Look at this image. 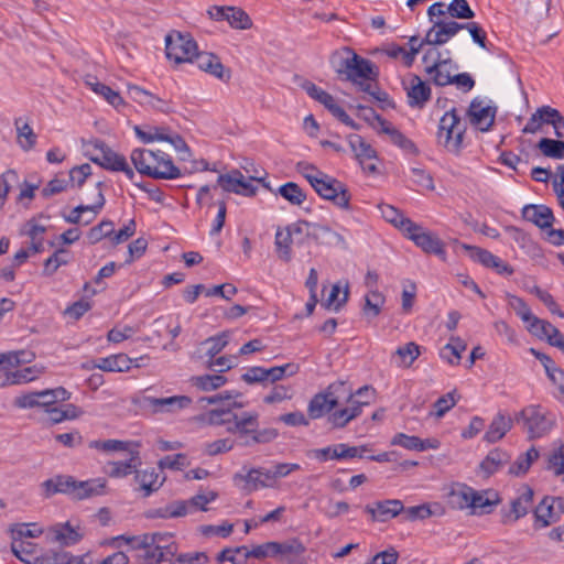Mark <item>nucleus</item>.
<instances>
[{"instance_id":"nucleus-1","label":"nucleus","mask_w":564,"mask_h":564,"mask_svg":"<svg viewBox=\"0 0 564 564\" xmlns=\"http://www.w3.org/2000/svg\"><path fill=\"white\" fill-rule=\"evenodd\" d=\"M240 395L239 392L223 391L212 397L200 398V402L216 405L202 416V421L213 426H226V431L231 434L251 435L254 443H268L274 440L278 435L274 429L258 430V412H236L245 406L242 402L237 401Z\"/></svg>"},{"instance_id":"nucleus-2","label":"nucleus","mask_w":564,"mask_h":564,"mask_svg":"<svg viewBox=\"0 0 564 564\" xmlns=\"http://www.w3.org/2000/svg\"><path fill=\"white\" fill-rule=\"evenodd\" d=\"M124 540L128 544L127 552L118 551L105 557L99 564H128L131 558H142L147 564H161L163 562L178 564H193L194 562H209L210 558L204 552H192L176 555L177 547L171 543L166 546L159 544L160 534H143L139 536H117L113 542Z\"/></svg>"},{"instance_id":"nucleus-3","label":"nucleus","mask_w":564,"mask_h":564,"mask_svg":"<svg viewBox=\"0 0 564 564\" xmlns=\"http://www.w3.org/2000/svg\"><path fill=\"white\" fill-rule=\"evenodd\" d=\"M329 64L340 79L354 83L378 101L388 100L387 93L377 86L378 69L375 64L356 54L352 48L344 46L334 51L329 56Z\"/></svg>"},{"instance_id":"nucleus-4","label":"nucleus","mask_w":564,"mask_h":564,"mask_svg":"<svg viewBox=\"0 0 564 564\" xmlns=\"http://www.w3.org/2000/svg\"><path fill=\"white\" fill-rule=\"evenodd\" d=\"M130 160L140 174L155 180H175L181 176V170L162 150L134 149Z\"/></svg>"},{"instance_id":"nucleus-5","label":"nucleus","mask_w":564,"mask_h":564,"mask_svg":"<svg viewBox=\"0 0 564 564\" xmlns=\"http://www.w3.org/2000/svg\"><path fill=\"white\" fill-rule=\"evenodd\" d=\"M514 422L532 440L544 436L553 429L555 415L539 404H531L516 414Z\"/></svg>"},{"instance_id":"nucleus-6","label":"nucleus","mask_w":564,"mask_h":564,"mask_svg":"<svg viewBox=\"0 0 564 564\" xmlns=\"http://www.w3.org/2000/svg\"><path fill=\"white\" fill-rule=\"evenodd\" d=\"M466 126L456 109L446 111L440 120L437 140L448 152L459 154L463 148Z\"/></svg>"},{"instance_id":"nucleus-7","label":"nucleus","mask_w":564,"mask_h":564,"mask_svg":"<svg viewBox=\"0 0 564 564\" xmlns=\"http://www.w3.org/2000/svg\"><path fill=\"white\" fill-rule=\"evenodd\" d=\"M94 148V153L89 154L91 162L112 172H123L129 180L134 178V171L129 166L126 158L112 151L105 142L95 140L88 143Z\"/></svg>"},{"instance_id":"nucleus-8","label":"nucleus","mask_w":564,"mask_h":564,"mask_svg":"<svg viewBox=\"0 0 564 564\" xmlns=\"http://www.w3.org/2000/svg\"><path fill=\"white\" fill-rule=\"evenodd\" d=\"M197 53V44L189 33L173 30L165 36V54L170 61L193 62Z\"/></svg>"},{"instance_id":"nucleus-9","label":"nucleus","mask_w":564,"mask_h":564,"mask_svg":"<svg viewBox=\"0 0 564 564\" xmlns=\"http://www.w3.org/2000/svg\"><path fill=\"white\" fill-rule=\"evenodd\" d=\"M302 220L290 224L284 228L279 227L274 237V247L280 260L289 263L292 258V245L301 246L305 242V231Z\"/></svg>"},{"instance_id":"nucleus-10","label":"nucleus","mask_w":564,"mask_h":564,"mask_svg":"<svg viewBox=\"0 0 564 564\" xmlns=\"http://www.w3.org/2000/svg\"><path fill=\"white\" fill-rule=\"evenodd\" d=\"M106 486L104 479L77 481L72 476H57L58 494H66L74 499H85L101 495Z\"/></svg>"},{"instance_id":"nucleus-11","label":"nucleus","mask_w":564,"mask_h":564,"mask_svg":"<svg viewBox=\"0 0 564 564\" xmlns=\"http://www.w3.org/2000/svg\"><path fill=\"white\" fill-rule=\"evenodd\" d=\"M346 394L345 383L334 382L327 387L324 392L317 393L310 401L307 412L311 419H319L330 412L340 402L341 397Z\"/></svg>"},{"instance_id":"nucleus-12","label":"nucleus","mask_w":564,"mask_h":564,"mask_svg":"<svg viewBox=\"0 0 564 564\" xmlns=\"http://www.w3.org/2000/svg\"><path fill=\"white\" fill-rule=\"evenodd\" d=\"M406 226L404 235L426 253H433L442 260L446 259L444 242L433 232L424 229L412 220L404 223Z\"/></svg>"},{"instance_id":"nucleus-13","label":"nucleus","mask_w":564,"mask_h":564,"mask_svg":"<svg viewBox=\"0 0 564 564\" xmlns=\"http://www.w3.org/2000/svg\"><path fill=\"white\" fill-rule=\"evenodd\" d=\"M312 187L322 198L333 202L337 207L349 208L351 196L346 185L340 181L324 173L322 177L315 180Z\"/></svg>"},{"instance_id":"nucleus-14","label":"nucleus","mask_w":564,"mask_h":564,"mask_svg":"<svg viewBox=\"0 0 564 564\" xmlns=\"http://www.w3.org/2000/svg\"><path fill=\"white\" fill-rule=\"evenodd\" d=\"M232 480L237 487L247 494L272 487L269 469L264 468H248L243 466L239 473L234 475Z\"/></svg>"},{"instance_id":"nucleus-15","label":"nucleus","mask_w":564,"mask_h":564,"mask_svg":"<svg viewBox=\"0 0 564 564\" xmlns=\"http://www.w3.org/2000/svg\"><path fill=\"white\" fill-rule=\"evenodd\" d=\"M422 62L425 64L426 74L431 76L436 86L449 85V83L438 82V78L440 76H453L452 70L457 69V65L449 57L442 58V53L436 48H429L424 53Z\"/></svg>"},{"instance_id":"nucleus-16","label":"nucleus","mask_w":564,"mask_h":564,"mask_svg":"<svg viewBox=\"0 0 564 564\" xmlns=\"http://www.w3.org/2000/svg\"><path fill=\"white\" fill-rule=\"evenodd\" d=\"M303 88L311 98L322 104L340 122L355 130L359 129V126L346 113V111L339 105H337L335 98L326 90L319 88L313 83L304 84Z\"/></svg>"},{"instance_id":"nucleus-17","label":"nucleus","mask_w":564,"mask_h":564,"mask_svg":"<svg viewBox=\"0 0 564 564\" xmlns=\"http://www.w3.org/2000/svg\"><path fill=\"white\" fill-rule=\"evenodd\" d=\"M83 536L79 525H73L70 521L58 522L46 528L45 542L65 547L75 545Z\"/></svg>"},{"instance_id":"nucleus-18","label":"nucleus","mask_w":564,"mask_h":564,"mask_svg":"<svg viewBox=\"0 0 564 564\" xmlns=\"http://www.w3.org/2000/svg\"><path fill=\"white\" fill-rule=\"evenodd\" d=\"M497 108L479 98L471 100L467 116L473 127L481 132L489 131L495 123Z\"/></svg>"},{"instance_id":"nucleus-19","label":"nucleus","mask_w":564,"mask_h":564,"mask_svg":"<svg viewBox=\"0 0 564 564\" xmlns=\"http://www.w3.org/2000/svg\"><path fill=\"white\" fill-rule=\"evenodd\" d=\"M303 229L305 231V239L312 238L316 242L328 246H340L343 248H347V242L345 238L334 231L327 225L318 224V223H310L307 220H302Z\"/></svg>"},{"instance_id":"nucleus-20","label":"nucleus","mask_w":564,"mask_h":564,"mask_svg":"<svg viewBox=\"0 0 564 564\" xmlns=\"http://www.w3.org/2000/svg\"><path fill=\"white\" fill-rule=\"evenodd\" d=\"M465 25L456 21L436 19L425 35L429 45H442L455 36Z\"/></svg>"},{"instance_id":"nucleus-21","label":"nucleus","mask_w":564,"mask_h":564,"mask_svg":"<svg viewBox=\"0 0 564 564\" xmlns=\"http://www.w3.org/2000/svg\"><path fill=\"white\" fill-rule=\"evenodd\" d=\"M144 402L154 413H175L192 404V399L186 395H173L167 398L145 397Z\"/></svg>"},{"instance_id":"nucleus-22","label":"nucleus","mask_w":564,"mask_h":564,"mask_svg":"<svg viewBox=\"0 0 564 564\" xmlns=\"http://www.w3.org/2000/svg\"><path fill=\"white\" fill-rule=\"evenodd\" d=\"M346 401L350 403V406L337 410L333 412L328 421L335 426V427H344L346 426L351 420L356 419L361 413V408L364 405H368L370 401L365 400H355L354 395L350 391L346 392Z\"/></svg>"},{"instance_id":"nucleus-23","label":"nucleus","mask_w":564,"mask_h":564,"mask_svg":"<svg viewBox=\"0 0 564 564\" xmlns=\"http://www.w3.org/2000/svg\"><path fill=\"white\" fill-rule=\"evenodd\" d=\"M408 102L411 107L422 108L431 98V87L417 75H410L404 82Z\"/></svg>"},{"instance_id":"nucleus-24","label":"nucleus","mask_w":564,"mask_h":564,"mask_svg":"<svg viewBox=\"0 0 564 564\" xmlns=\"http://www.w3.org/2000/svg\"><path fill=\"white\" fill-rule=\"evenodd\" d=\"M403 510L404 506L402 501L398 499L376 501L372 505H367L365 507V511L371 516L372 520H378L381 522L397 517Z\"/></svg>"},{"instance_id":"nucleus-25","label":"nucleus","mask_w":564,"mask_h":564,"mask_svg":"<svg viewBox=\"0 0 564 564\" xmlns=\"http://www.w3.org/2000/svg\"><path fill=\"white\" fill-rule=\"evenodd\" d=\"M521 214L525 220L546 231L551 229L555 219L552 209L545 205H525Z\"/></svg>"},{"instance_id":"nucleus-26","label":"nucleus","mask_w":564,"mask_h":564,"mask_svg":"<svg viewBox=\"0 0 564 564\" xmlns=\"http://www.w3.org/2000/svg\"><path fill=\"white\" fill-rule=\"evenodd\" d=\"M533 495L534 492L532 488L529 486H522L518 490V496L511 500L510 511L505 514V522H508L510 519L512 522H516L520 518L524 517L532 505Z\"/></svg>"},{"instance_id":"nucleus-27","label":"nucleus","mask_w":564,"mask_h":564,"mask_svg":"<svg viewBox=\"0 0 564 564\" xmlns=\"http://www.w3.org/2000/svg\"><path fill=\"white\" fill-rule=\"evenodd\" d=\"M194 61L199 69L216 78L223 82L230 79V70L225 68L218 56L212 53H197Z\"/></svg>"},{"instance_id":"nucleus-28","label":"nucleus","mask_w":564,"mask_h":564,"mask_svg":"<svg viewBox=\"0 0 564 564\" xmlns=\"http://www.w3.org/2000/svg\"><path fill=\"white\" fill-rule=\"evenodd\" d=\"M499 503V496L496 491H477L473 488L470 499V513L471 514H487L492 511V508Z\"/></svg>"},{"instance_id":"nucleus-29","label":"nucleus","mask_w":564,"mask_h":564,"mask_svg":"<svg viewBox=\"0 0 564 564\" xmlns=\"http://www.w3.org/2000/svg\"><path fill=\"white\" fill-rule=\"evenodd\" d=\"M132 367V359L126 354L111 355L91 361L89 368H97L102 371L124 372Z\"/></svg>"},{"instance_id":"nucleus-30","label":"nucleus","mask_w":564,"mask_h":564,"mask_svg":"<svg viewBox=\"0 0 564 564\" xmlns=\"http://www.w3.org/2000/svg\"><path fill=\"white\" fill-rule=\"evenodd\" d=\"M101 182L97 183V199L91 205H79L75 207L68 216H65L64 219L69 224H79L82 221V215L86 212L93 213V216L84 221V225H88L95 216L99 213V210L105 205V197L101 192Z\"/></svg>"},{"instance_id":"nucleus-31","label":"nucleus","mask_w":564,"mask_h":564,"mask_svg":"<svg viewBox=\"0 0 564 564\" xmlns=\"http://www.w3.org/2000/svg\"><path fill=\"white\" fill-rule=\"evenodd\" d=\"M557 505V498L544 497L534 509V528L543 529L557 521L558 517L554 512V505Z\"/></svg>"},{"instance_id":"nucleus-32","label":"nucleus","mask_w":564,"mask_h":564,"mask_svg":"<svg viewBox=\"0 0 564 564\" xmlns=\"http://www.w3.org/2000/svg\"><path fill=\"white\" fill-rule=\"evenodd\" d=\"M141 465L139 452H130L129 459L110 462L108 464V475L112 478L126 477L134 471Z\"/></svg>"},{"instance_id":"nucleus-33","label":"nucleus","mask_w":564,"mask_h":564,"mask_svg":"<svg viewBox=\"0 0 564 564\" xmlns=\"http://www.w3.org/2000/svg\"><path fill=\"white\" fill-rule=\"evenodd\" d=\"M72 393L64 387L41 390L39 391L40 408L46 412L57 403L68 401Z\"/></svg>"},{"instance_id":"nucleus-34","label":"nucleus","mask_w":564,"mask_h":564,"mask_svg":"<svg viewBox=\"0 0 564 564\" xmlns=\"http://www.w3.org/2000/svg\"><path fill=\"white\" fill-rule=\"evenodd\" d=\"M513 421L514 420L506 416L503 413H498L490 423L489 429L485 434V440L489 443H495L501 440L512 427Z\"/></svg>"},{"instance_id":"nucleus-35","label":"nucleus","mask_w":564,"mask_h":564,"mask_svg":"<svg viewBox=\"0 0 564 564\" xmlns=\"http://www.w3.org/2000/svg\"><path fill=\"white\" fill-rule=\"evenodd\" d=\"M11 550L23 564H33V561L39 560V547L30 541L12 540Z\"/></svg>"},{"instance_id":"nucleus-36","label":"nucleus","mask_w":564,"mask_h":564,"mask_svg":"<svg viewBox=\"0 0 564 564\" xmlns=\"http://www.w3.org/2000/svg\"><path fill=\"white\" fill-rule=\"evenodd\" d=\"M134 479L139 484L140 489L144 491V496L148 497L152 492L156 491L163 484L164 478L159 480L160 475L154 468L134 471Z\"/></svg>"},{"instance_id":"nucleus-37","label":"nucleus","mask_w":564,"mask_h":564,"mask_svg":"<svg viewBox=\"0 0 564 564\" xmlns=\"http://www.w3.org/2000/svg\"><path fill=\"white\" fill-rule=\"evenodd\" d=\"M348 143L359 163L377 159L376 150L368 142H366L365 139L359 134H349Z\"/></svg>"},{"instance_id":"nucleus-38","label":"nucleus","mask_w":564,"mask_h":564,"mask_svg":"<svg viewBox=\"0 0 564 564\" xmlns=\"http://www.w3.org/2000/svg\"><path fill=\"white\" fill-rule=\"evenodd\" d=\"M473 488L465 484H457L448 494V503L455 509H469Z\"/></svg>"},{"instance_id":"nucleus-39","label":"nucleus","mask_w":564,"mask_h":564,"mask_svg":"<svg viewBox=\"0 0 564 564\" xmlns=\"http://www.w3.org/2000/svg\"><path fill=\"white\" fill-rule=\"evenodd\" d=\"M508 462L509 455L506 452L496 448L490 451L480 463V469L486 477H489L503 467Z\"/></svg>"},{"instance_id":"nucleus-40","label":"nucleus","mask_w":564,"mask_h":564,"mask_svg":"<svg viewBox=\"0 0 564 564\" xmlns=\"http://www.w3.org/2000/svg\"><path fill=\"white\" fill-rule=\"evenodd\" d=\"M46 528L40 527L37 523H15L11 525L10 533L12 540L26 541V539H35L41 535L45 536Z\"/></svg>"},{"instance_id":"nucleus-41","label":"nucleus","mask_w":564,"mask_h":564,"mask_svg":"<svg viewBox=\"0 0 564 564\" xmlns=\"http://www.w3.org/2000/svg\"><path fill=\"white\" fill-rule=\"evenodd\" d=\"M275 556L279 561H292L293 557L301 555L305 547L297 539H290L284 542H274Z\"/></svg>"},{"instance_id":"nucleus-42","label":"nucleus","mask_w":564,"mask_h":564,"mask_svg":"<svg viewBox=\"0 0 564 564\" xmlns=\"http://www.w3.org/2000/svg\"><path fill=\"white\" fill-rule=\"evenodd\" d=\"M536 148L546 158H551V159H555V160L564 159V141H562V140L542 138L538 142Z\"/></svg>"},{"instance_id":"nucleus-43","label":"nucleus","mask_w":564,"mask_h":564,"mask_svg":"<svg viewBox=\"0 0 564 564\" xmlns=\"http://www.w3.org/2000/svg\"><path fill=\"white\" fill-rule=\"evenodd\" d=\"M420 346L414 341L406 343L404 346L398 347L395 356L398 358L397 365L399 367H410L420 356Z\"/></svg>"},{"instance_id":"nucleus-44","label":"nucleus","mask_w":564,"mask_h":564,"mask_svg":"<svg viewBox=\"0 0 564 564\" xmlns=\"http://www.w3.org/2000/svg\"><path fill=\"white\" fill-rule=\"evenodd\" d=\"M226 11V21L230 24L231 28L238 30H247L252 26L250 17L241 8L227 7Z\"/></svg>"},{"instance_id":"nucleus-45","label":"nucleus","mask_w":564,"mask_h":564,"mask_svg":"<svg viewBox=\"0 0 564 564\" xmlns=\"http://www.w3.org/2000/svg\"><path fill=\"white\" fill-rule=\"evenodd\" d=\"M539 457V452L535 447H531L525 454L519 456L517 460L510 466L509 473L514 476H522L527 474L532 463Z\"/></svg>"},{"instance_id":"nucleus-46","label":"nucleus","mask_w":564,"mask_h":564,"mask_svg":"<svg viewBox=\"0 0 564 564\" xmlns=\"http://www.w3.org/2000/svg\"><path fill=\"white\" fill-rule=\"evenodd\" d=\"M278 193L290 204L296 206L302 205L306 199V194L304 191L293 182H288L281 185L278 189Z\"/></svg>"},{"instance_id":"nucleus-47","label":"nucleus","mask_w":564,"mask_h":564,"mask_svg":"<svg viewBox=\"0 0 564 564\" xmlns=\"http://www.w3.org/2000/svg\"><path fill=\"white\" fill-rule=\"evenodd\" d=\"M507 301L509 307L514 311V313L522 319L523 323L527 324V326L530 325L536 317L532 314L531 308L523 299L517 295L508 294Z\"/></svg>"},{"instance_id":"nucleus-48","label":"nucleus","mask_w":564,"mask_h":564,"mask_svg":"<svg viewBox=\"0 0 564 564\" xmlns=\"http://www.w3.org/2000/svg\"><path fill=\"white\" fill-rule=\"evenodd\" d=\"M382 132L388 134L391 139V142L397 147L401 148L402 150L409 153H417V149L415 144L412 142V140H410L401 131L392 127L391 123L388 122V124L383 128Z\"/></svg>"},{"instance_id":"nucleus-49","label":"nucleus","mask_w":564,"mask_h":564,"mask_svg":"<svg viewBox=\"0 0 564 564\" xmlns=\"http://www.w3.org/2000/svg\"><path fill=\"white\" fill-rule=\"evenodd\" d=\"M87 84L90 86L93 91L105 98V100H107L115 108H118L124 104L120 94L118 91H115L109 86L99 82H87Z\"/></svg>"},{"instance_id":"nucleus-50","label":"nucleus","mask_w":564,"mask_h":564,"mask_svg":"<svg viewBox=\"0 0 564 564\" xmlns=\"http://www.w3.org/2000/svg\"><path fill=\"white\" fill-rule=\"evenodd\" d=\"M466 349V344L459 337H451L442 350V357L447 359L449 364H458L462 358V352Z\"/></svg>"},{"instance_id":"nucleus-51","label":"nucleus","mask_w":564,"mask_h":564,"mask_svg":"<svg viewBox=\"0 0 564 564\" xmlns=\"http://www.w3.org/2000/svg\"><path fill=\"white\" fill-rule=\"evenodd\" d=\"M299 372V366L295 364H285L283 366H275L265 368L267 383H275L286 377L294 376Z\"/></svg>"},{"instance_id":"nucleus-52","label":"nucleus","mask_w":564,"mask_h":564,"mask_svg":"<svg viewBox=\"0 0 564 564\" xmlns=\"http://www.w3.org/2000/svg\"><path fill=\"white\" fill-rule=\"evenodd\" d=\"M378 208L387 221L399 228L403 234L405 232L406 226L404 223L411 220L410 218H406L399 209L388 204H381Z\"/></svg>"},{"instance_id":"nucleus-53","label":"nucleus","mask_w":564,"mask_h":564,"mask_svg":"<svg viewBox=\"0 0 564 564\" xmlns=\"http://www.w3.org/2000/svg\"><path fill=\"white\" fill-rule=\"evenodd\" d=\"M384 296L378 290H370L369 293L365 296V305L362 311L366 315H370L372 317H377L381 307L384 304Z\"/></svg>"},{"instance_id":"nucleus-54","label":"nucleus","mask_w":564,"mask_h":564,"mask_svg":"<svg viewBox=\"0 0 564 564\" xmlns=\"http://www.w3.org/2000/svg\"><path fill=\"white\" fill-rule=\"evenodd\" d=\"M245 180V175L239 170H232L227 174L219 175L217 182L225 192L234 193L239 189Z\"/></svg>"},{"instance_id":"nucleus-55","label":"nucleus","mask_w":564,"mask_h":564,"mask_svg":"<svg viewBox=\"0 0 564 564\" xmlns=\"http://www.w3.org/2000/svg\"><path fill=\"white\" fill-rule=\"evenodd\" d=\"M193 384L204 391H212L223 387L227 379L223 375H204L192 379Z\"/></svg>"},{"instance_id":"nucleus-56","label":"nucleus","mask_w":564,"mask_h":564,"mask_svg":"<svg viewBox=\"0 0 564 564\" xmlns=\"http://www.w3.org/2000/svg\"><path fill=\"white\" fill-rule=\"evenodd\" d=\"M249 557V550L246 546L235 549H224L215 556V561L219 563L230 562L231 564H239L240 561H246Z\"/></svg>"},{"instance_id":"nucleus-57","label":"nucleus","mask_w":564,"mask_h":564,"mask_svg":"<svg viewBox=\"0 0 564 564\" xmlns=\"http://www.w3.org/2000/svg\"><path fill=\"white\" fill-rule=\"evenodd\" d=\"M128 95L133 101L143 106H156L155 102H161V98L137 85L128 86Z\"/></svg>"},{"instance_id":"nucleus-58","label":"nucleus","mask_w":564,"mask_h":564,"mask_svg":"<svg viewBox=\"0 0 564 564\" xmlns=\"http://www.w3.org/2000/svg\"><path fill=\"white\" fill-rule=\"evenodd\" d=\"M41 371L35 367H26L17 371H8L7 383H11V386L28 383L35 380Z\"/></svg>"},{"instance_id":"nucleus-59","label":"nucleus","mask_w":564,"mask_h":564,"mask_svg":"<svg viewBox=\"0 0 564 564\" xmlns=\"http://www.w3.org/2000/svg\"><path fill=\"white\" fill-rule=\"evenodd\" d=\"M21 119L15 120L18 143L24 151L31 150L36 142V134L28 123L20 124Z\"/></svg>"},{"instance_id":"nucleus-60","label":"nucleus","mask_w":564,"mask_h":564,"mask_svg":"<svg viewBox=\"0 0 564 564\" xmlns=\"http://www.w3.org/2000/svg\"><path fill=\"white\" fill-rule=\"evenodd\" d=\"M229 343V333L223 332L216 336L209 337L202 343L203 346H206V355L209 359L214 358L218 355Z\"/></svg>"},{"instance_id":"nucleus-61","label":"nucleus","mask_w":564,"mask_h":564,"mask_svg":"<svg viewBox=\"0 0 564 564\" xmlns=\"http://www.w3.org/2000/svg\"><path fill=\"white\" fill-rule=\"evenodd\" d=\"M68 263L67 251L64 249L56 250L44 262L43 274L46 276L53 275L59 267Z\"/></svg>"},{"instance_id":"nucleus-62","label":"nucleus","mask_w":564,"mask_h":564,"mask_svg":"<svg viewBox=\"0 0 564 564\" xmlns=\"http://www.w3.org/2000/svg\"><path fill=\"white\" fill-rule=\"evenodd\" d=\"M527 329L535 337L544 340H547L551 334H555V326L539 317H535L533 322L527 326Z\"/></svg>"},{"instance_id":"nucleus-63","label":"nucleus","mask_w":564,"mask_h":564,"mask_svg":"<svg viewBox=\"0 0 564 564\" xmlns=\"http://www.w3.org/2000/svg\"><path fill=\"white\" fill-rule=\"evenodd\" d=\"M356 108L358 111V118L365 120L371 127L377 128V126H379L382 131L383 128L388 124V121L384 120L380 115H378L371 107L358 105Z\"/></svg>"},{"instance_id":"nucleus-64","label":"nucleus","mask_w":564,"mask_h":564,"mask_svg":"<svg viewBox=\"0 0 564 564\" xmlns=\"http://www.w3.org/2000/svg\"><path fill=\"white\" fill-rule=\"evenodd\" d=\"M33 355L25 351H9L0 354V367H19L23 362H30Z\"/></svg>"}]
</instances>
